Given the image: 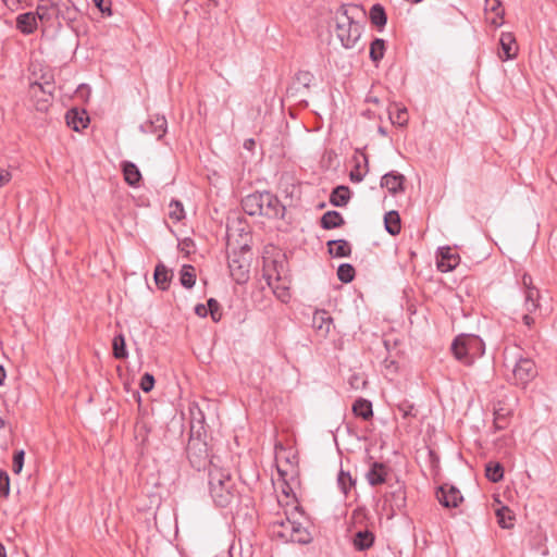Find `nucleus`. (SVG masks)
<instances>
[{
    "instance_id": "obj_1",
    "label": "nucleus",
    "mask_w": 557,
    "mask_h": 557,
    "mask_svg": "<svg viewBox=\"0 0 557 557\" xmlns=\"http://www.w3.org/2000/svg\"><path fill=\"white\" fill-rule=\"evenodd\" d=\"M358 15L366 16L359 4H342L336 12V36L345 49H352L361 37L362 25L356 21Z\"/></svg>"
},
{
    "instance_id": "obj_2",
    "label": "nucleus",
    "mask_w": 557,
    "mask_h": 557,
    "mask_svg": "<svg viewBox=\"0 0 557 557\" xmlns=\"http://www.w3.org/2000/svg\"><path fill=\"white\" fill-rule=\"evenodd\" d=\"M209 494L216 507L226 508L237 498L238 491L230 471L211 465L208 472Z\"/></svg>"
},
{
    "instance_id": "obj_3",
    "label": "nucleus",
    "mask_w": 557,
    "mask_h": 557,
    "mask_svg": "<svg viewBox=\"0 0 557 557\" xmlns=\"http://www.w3.org/2000/svg\"><path fill=\"white\" fill-rule=\"evenodd\" d=\"M242 208L248 215L268 219H283L286 208L278 197L271 191H256L242 199Z\"/></svg>"
},
{
    "instance_id": "obj_4",
    "label": "nucleus",
    "mask_w": 557,
    "mask_h": 557,
    "mask_svg": "<svg viewBox=\"0 0 557 557\" xmlns=\"http://www.w3.org/2000/svg\"><path fill=\"white\" fill-rule=\"evenodd\" d=\"M352 528L356 531L351 535V545L356 552H367L373 547L375 543V534L368 528V510L366 507H357L351 512Z\"/></svg>"
},
{
    "instance_id": "obj_5",
    "label": "nucleus",
    "mask_w": 557,
    "mask_h": 557,
    "mask_svg": "<svg viewBox=\"0 0 557 557\" xmlns=\"http://www.w3.org/2000/svg\"><path fill=\"white\" fill-rule=\"evenodd\" d=\"M273 536L284 543L308 544L312 541L311 534L301 523L288 517L272 523Z\"/></svg>"
},
{
    "instance_id": "obj_6",
    "label": "nucleus",
    "mask_w": 557,
    "mask_h": 557,
    "mask_svg": "<svg viewBox=\"0 0 557 557\" xmlns=\"http://www.w3.org/2000/svg\"><path fill=\"white\" fill-rule=\"evenodd\" d=\"M275 451L276 469L280 479L286 482V476H290V480H294L296 476H298V453L293 448H285L282 444L275 445Z\"/></svg>"
},
{
    "instance_id": "obj_7",
    "label": "nucleus",
    "mask_w": 557,
    "mask_h": 557,
    "mask_svg": "<svg viewBox=\"0 0 557 557\" xmlns=\"http://www.w3.org/2000/svg\"><path fill=\"white\" fill-rule=\"evenodd\" d=\"M187 458L189 460L190 466L197 471L205 470L211 468V465H214L211 459H209L208 445L201 440V436H190L186 447Z\"/></svg>"
},
{
    "instance_id": "obj_8",
    "label": "nucleus",
    "mask_w": 557,
    "mask_h": 557,
    "mask_svg": "<svg viewBox=\"0 0 557 557\" xmlns=\"http://www.w3.org/2000/svg\"><path fill=\"white\" fill-rule=\"evenodd\" d=\"M248 251L246 247L240 250H233L228 255V269L232 278L239 285L245 284L249 280L250 262L245 257Z\"/></svg>"
},
{
    "instance_id": "obj_9",
    "label": "nucleus",
    "mask_w": 557,
    "mask_h": 557,
    "mask_svg": "<svg viewBox=\"0 0 557 557\" xmlns=\"http://www.w3.org/2000/svg\"><path fill=\"white\" fill-rule=\"evenodd\" d=\"M29 85H33L34 90L41 91L45 97L48 99L51 96V91L55 90V81L54 73L49 67H44L39 65L37 70L35 65H33V70L29 75ZM37 91H34L35 95Z\"/></svg>"
},
{
    "instance_id": "obj_10",
    "label": "nucleus",
    "mask_w": 557,
    "mask_h": 557,
    "mask_svg": "<svg viewBox=\"0 0 557 557\" xmlns=\"http://www.w3.org/2000/svg\"><path fill=\"white\" fill-rule=\"evenodd\" d=\"M537 376L535 362L528 357H520L512 369V384L520 388H527Z\"/></svg>"
},
{
    "instance_id": "obj_11",
    "label": "nucleus",
    "mask_w": 557,
    "mask_h": 557,
    "mask_svg": "<svg viewBox=\"0 0 557 557\" xmlns=\"http://www.w3.org/2000/svg\"><path fill=\"white\" fill-rule=\"evenodd\" d=\"M522 286H523V293H524V301L523 307L527 312L533 313L537 309H540V290L539 288L533 284V278L530 274L524 273L522 275Z\"/></svg>"
},
{
    "instance_id": "obj_12",
    "label": "nucleus",
    "mask_w": 557,
    "mask_h": 557,
    "mask_svg": "<svg viewBox=\"0 0 557 557\" xmlns=\"http://www.w3.org/2000/svg\"><path fill=\"white\" fill-rule=\"evenodd\" d=\"M59 2L60 0H39L35 12L44 27L54 26Z\"/></svg>"
},
{
    "instance_id": "obj_13",
    "label": "nucleus",
    "mask_w": 557,
    "mask_h": 557,
    "mask_svg": "<svg viewBox=\"0 0 557 557\" xmlns=\"http://www.w3.org/2000/svg\"><path fill=\"white\" fill-rule=\"evenodd\" d=\"M385 502L389 504L393 513L401 511L407 505L405 485L399 481H396L395 484H389V491L385 494Z\"/></svg>"
},
{
    "instance_id": "obj_14",
    "label": "nucleus",
    "mask_w": 557,
    "mask_h": 557,
    "mask_svg": "<svg viewBox=\"0 0 557 557\" xmlns=\"http://www.w3.org/2000/svg\"><path fill=\"white\" fill-rule=\"evenodd\" d=\"M436 498L446 508H456L463 500L460 491L453 486L443 484L436 491Z\"/></svg>"
},
{
    "instance_id": "obj_15",
    "label": "nucleus",
    "mask_w": 557,
    "mask_h": 557,
    "mask_svg": "<svg viewBox=\"0 0 557 557\" xmlns=\"http://www.w3.org/2000/svg\"><path fill=\"white\" fill-rule=\"evenodd\" d=\"M355 162L354 169L349 173V178L352 183H360L364 178L369 171V158L368 154L361 148L355 150L352 157Z\"/></svg>"
},
{
    "instance_id": "obj_16",
    "label": "nucleus",
    "mask_w": 557,
    "mask_h": 557,
    "mask_svg": "<svg viewBox=\"0 0 557 557\" xmlns=\"http://www.w3.org/2000/svg\"><path fill=\"white\" fill-rule=\"evenodd\" d=\"M460 263V257L450 247H442L437 251L436 265L441 272H450Z\"/></svg>"
},
{
    "instance_id": "obj_17",
    "label": "nucleus",
    "mask_w": 557,
    "mask_h": 557,
    "mask_svg": "<svg viewBox=\"0 0 557 557\" xmlns=\"http://www.w3.org/2000/svg\"><path fill=\"white\" fill-rule=\"evenodd\" d=\"M500 51L498 57L502 61L512 60L518 54V45L512 33L504 32L499 38Z\"/></svg>"
},
{
    "instance_id": "obj_18",
    "label": "nucleus",
    "mask_w": 557,
    "mask_h": 557,
    "mask_svg": "<svg viewBox=\"0 0 557 557\" xmlns=\"http://www.w3.org/2000/svg\"><path fill=\"white\" fill-rule=\"evenodd\" d=\"M168 128V122L165 116L154 114L149 117L148 121L140 125V131L145 134H152L157 136V139H161Z\"/></svg>"
},
{
    "instance_id": "obj_19",
    "label": "nucleus",
    "mask_w": 557,
    "mask_h": 557,
    "mask_svg": "<svg viewBox=\"0 0 557 557\" xmlns=\"http://www.w3.org/2000/svg\"><path fill=\"white\" fill-rule=\"evenodd\" d=\"M78 17V10L75 8L74 3L71 1L63 2L60 0L58 10H57V17H55V24L58 27L62 26V22H64L66 25L71 26L72 23H74Z\"/></svg>"
},
{
    "instance_id": "obj_20",
    "label": "nucleus",
    "mask_w": 557,
    "mask_h": 557,
    "mask_svg": "<svg viewBox=\"0 0 557 557\" xmlns=\"http://www.w3.org/2000/svg\"><path fill=\"white\" fill-rule=\"evenodd\" d=\"M467 334H459L456 336L451 343L450 350L454 357L461 362L462 364L470 367L471 366V357L470 352H468V342Z\"/></svg>"
},
{
    "instance_id": "obj_21",
    "label": "nucleus",
    "mask_w": 557,
    "mask_h": 557,
    "mask_svg": "<svg viewBox=\"0 0 557 557\" xmlns=\"http://www.w3.org/2000/svg\"><path fill=\"white\" fill-rule=\"evenodd\" d=\"M334 326L333 318L326 310H317L312 317V327L321 337H326Z\"/></svg>"
},
{
    "instance_id": "obj_22",
    "label": "nucleus",
    "mask_w": 557,
    "mask_h": 557,
    "mask_svg": "<svg viewBox=\"0 0 557 557\" xmlns=\"http://www.w3.org/2000/svg\"><path fill=\"white\" fill-rule=\"evenodd\" d=\"M38 16L36 12H25L15 18V27L23 35H32L38 28Z\"/></svg>"
},
{
    "instance_id": "obj_23",
    "label": "nucleus",
    "mask_w": 557,
    "mask_h": 557,
    "mask_svg": "<svg viewBox=\"0 0 557 557\" xmlns=\"http://www.w3.org/2000/svg\"><path fill=\"white\" fill-rule=\"evenodd\" d=\"M405 181L406 177L403 174L391 171L382 176L381 186L386 188L392 195H396L405 190Z\"/></svg>"
},
{
    "instance_id": "obj_24",
    "label": "nucleus",
    "mask_w": 557,
    "mask_h": 557,
    "mask_svg": "<svg viewBox=\"0 0 557 557\" xmlns=\"http://www.w3.org/2000/svg\"><path fill=\"white\" fill-rule=\"evenodd\" d=\"M484 11L486 21L498 27L503 24L505 10L502 5L500 0H485Z\"/></svg>"
},
{
    "instance_id": "obj_25",
    "label": "nucleus",
    "mask_w": 557,
    "mask_h": 557,
    "mask_svg": "<svg viewBox=\"0 0 557 557\" xmlns=\"http://www.w3.org/2000/svg\"><path fill=\"white\" fill-rule=\"evenodd\" d=\"M66 124L75 132L86 128L89 124V116L85 110L77 108L70 109L65 114Z\"/></svg>"
},
{
    "instance_id": "obj_26",
    "label": "nucleus",
    "mask_w": 557,
    "mask_h": 557,
    "mask_svg": "<svg viewBox=\"0 0 557 557\" xmlns=\"http://www.w3.org/2000/svg\"><path fill=\"white\" fill-rule=\"evenodd\" d=\"M326 246L333 258H347L351 255V246L346 239H332L326 243Z\"/></svg>"
},
{
    "instance_id": "obj_27",
    "label": "nucleus",
    "mask_w": 557,
    "mask_h": 557,
    "mask_svg": "<svg viewBox=\"0 0 557 557\" xmlns=\"http://www.w3.org/2000/svg\"><path fill=\"white\" fill-rule=\"evenodd\" d=\"M173 277V272L169 270L162 262H159L154 268L153 278L157 287L161 290H166Z\"/></svg>"
},
{
    "instance_id": "obj_28",
    "label": "nucleus",
    "mask_w": 557,
    "mask_h": 557,
    "mask_svg": "<svg viewBox=\"0 0 557 557\" xmlns=\"http://www.w3.org/2000/svg\"><path fill=\"white\" fill-rule=\"evenodd\" d=\"M344 224V216L342 215V213L335 210L326 211L320 219V226L323 230L338 228L342 227Z\"/></svg>"
},
{
    "instance_id": "obj_29",
    "label": "nucleus",
    "mask_w": 557,
    "mask_h": 557,
    "mask_svg": "<svg viewBox=\"0 0 557 557\" xmlns=\"http://www.w3.org/2000/svg\"><path fill=\"white\" fill-rule=\"evenodd\" d=\"M387 469L384 463L373 462L370 470L367 473L369 484L372 486L380 485L386 482Z\"/></svg>"
},
{
    "instance_id": "obj_30",
    "label": "nucleus",
    "mask_w": 557,
    "mask_h": 557,
    "mask_svg": "<svg viewBox=\"0 0 557 557\" xmlns=\"http://www.w3.org/2000/svg\"><path fill=\"white\" fill-rule=\"evenodd\" d=\"M351 197V193L348 186L338 185L330 195V203L334 207H345Z\"/></svg>"
},
{
    "instance_id": "obj_31",
    "label": "nucleus",
    "mask_w": 557,
    "mask_h": 557,
    "mask_svg": "<svg viewBox=\"0 0 557 557\" xmlns=\"http://www.w3.org/2000/svg\"><path fill=\"white\" fill-rule=\"evenodd\" d=\"M263 277L267 282V285L269 287L272 288L273 293L275 294V296L282 301V302H287L290 295H289V292H288V286L285 285V281L283 282V284H276L274 285L273 282H272V274L269 273L268 271V268L267 265L263 268Z\"/></svg>"
},
{
    "instance_id": "obj_32",
    "label": "nucleus",
    "mask_w": 557,
    "mask_h": 557,
    "mask_svg": "<svg viewBox=\"0 0 557 557\" xmlns=\"http://www.w3.org/2000/svg\"><path fill=\"white\" fill-rule=\"evenodd\" d=\"M121 169L124 175L125 182L131 186H137L141 181V173L137 165L131 161H123Z\"/></svg>"
},
{
    "instance_id": "obj_33",
    "label": "nucleus",
    "mask_w": 557,
    "mask_h": 557,
    "mask_svg": "<svg viewBox=\"0 0 557 557\" xmlns=\"http://www.w3.org/2000/svg\"><path fill=\"white\" fill-rule=\"evenodd\" d=\"M466 339L468 342V352H470L472 366L476 358H480L484 355L485 344L480 336L474 334H467Z\"/></svg>"
},
{
    "instance_id": "obj_34",
    "label": "nucleus",
    "mask_w": 557,
    "mask_h": 557,
    "mask_svg": "<svg viewBox=\"0 0 557 557\" xmlns=\"http://www.w3.org/2000/svg\"><path fill=\"white\" fill-rule=\"evenodd\" d=\"M34 91L35 90L33 88V85H29L28 94L32 98L35 109L39 112H47L54 98V91H51L49 100L47 97L44 96L41 91L36 90L37 95H35Z\"/></svg>"
},
{
    "instance_id": "obj_35",
    "label": "nucleus",
    "mask_w": 557,
    "mask_h": 557,
    "mask_svg": "<svg viewBox=\"0 0 557 557\" xmlns=\"http://www.w3.org/2000/svg\"><path fill=\"white\" fill-rule=\"evenodd\" d=\"M352 412L356 417L368 421L373 417L372 403L366 398H358L352 405Z\"/></svg>"
},
{
    "instance_id": "obj_36",
    "label": "nucleus",
    "mask_w": 557,
    "mask_h": 557,
    "mask_svg": "<svg viewBox=\"0 0 557 557\" xmlns=\"http://www.w3.org/2000/svg\"><path fill=\"white\" fill-rule=\"evenodd\" d=\"M190 436L200 437L205 433V416L198 407L190 408Z\"/></svg>"
},
{
    "instance_id": "obj_37",
    "label": "nucleus",
    "mask_w": 557,
    "mask_h": 557,
    "mask_svg": "<svg viewBox=\"0 0 557 557\" xmlns=\"http://www.w3.org/2000/svg\"><path fill=\"white\" fill-rule=\"evenodd\" d=\"M384 226L392 236L398 235L401 231V220L396 210H392L384 215Z\"/></svg>"
},
{
    "instance_id": "obj_38",
    "label": "nucleus",
    "mask_w": 557,
    "mask_h": 557,
    "mask_svg": "<svg viewBox=\"0 0 557 557\" xmlns=\"http://www.w3.org/2000/svg\"><path fill=\"white\" fill-rule=\"evenodd\" d=\"M369 18L373 26L377 27L380 30L383 29L387 23V15L384 7L380 3L373 4L369 12Z\"/></svg>"
},
{
    "instance_id": "obj_39",
    "label": "nucleus",
    "mask_w": 557,
    "mask_h": 557,
    "mask_svg": "<svg viewBox=\"0 0 557 557\" xmlns=\"http://www.w3.org/2000/svg\"><path fill=\"white\" fill-rule=\"evenodd\" d=\"M531 314L529 312L524 313L522 315V323L528 329L524 332V336L530 344H535L540 339V331L535 327V319Z\"/></svg>"
},
{
    "instance_id": "obj_40",
    "label": "nucleus",
    "mask_w": 557,
    "mask_h": 557,
    "mask_svg": "<svg viewBox=\"0 0 557 557\" xmlns=\"http://www.w3.org/2000/svg\"><path fill=\"white\" fill-rule=\"evenodd\" d=\"M388 116L394 125L398 126H406L408 123V111L405 107H399L398 104L394 103L388 109Z\"/></svg>"
},
{
    "instance_id": "obj_41",
    "label": "nucleus",
    "mask_w": 557,
    "mask_h": 557,
    "mask_svg": "<svg viewBox=\"0 0 557 557\" xmlns=\"http://www.w3.org/2000/svg\"><path fill=\"white\" fill-rule=\"evenodd\" d=\"M504 467L498 461H490L485 465V476L493 483H498L504 479Z\"/></svg>"
},
{
    "instance_id": "obj_42",
    "label": "nucleus",
    "mask_w": 557,
    "mask_h": 557,
    "mask_svg": "<svg viewBox=\"0 0 557 557\" xmlns=\"http://www.w3.org/2000/svg\"><path fill=\"white\" fill-rule=\"evenodd\" d=\"M112 354L115 359L123 360L128 356L125 337L122 333L116 334L112 341Z\"/></svg>"
},
{
    "instance_id": "obj_43",
    "label": "nucleus",
    "mask_w": 557,
    "mask_h": 557,
    "mask_svg": "<svg viewBox=\"0 0 557 557\" xmlns=\"http://www.w3.org/2000/svg\"><path fill=\"white\" fill-rule=\"evenodd\" d=\"M285 263V260H271L270 262L264 261L263 268L267 265L269 273L272 274V277L275 275V281L281 283L286 280V275L284 273Z\"/></svg>"
},
{
    "instance_id": "obj_44",
    "label": "nucleus",
    "mask_w": 557,
    "mask_h": 557,
    "mask_svg": "<svg viewBox=\"0 0 557 557\" xmlns=\"http://www.w3.org/2000/svg\"><path fill=\"white\" fill-rule=\"evenodd\" d=\"M385 40L382 38H375L370 45V59L371 61L377 65L379 62L383 59L385 53Z\"/></svg>"
},
{
    "instance_id": "obj_45",
    "label": "nucleus",
    "mask_w": 557,
    "mask_h": 557,
    "mask_svg": "<svg viewBox=\"0 0 557 557\" xmlns=\"http://www.w3.org/2000/svg\"><path fill=\"white\" fill-rule=\"evenodd\" d=\"M180 282L185 288H191L196 283L195 268L189 264H184L180 272Z\"/></svg>"
},
{
    "instance_id": "obj_46",
    "label": "nucleus",
    "mask_w": 557,
    "mask_h": 557,
    "mask_svg": "<svg viewBox=\"0 0 557 557\" xmlns=\"http://www.w3.org/2000/svg\"><path fill=\"white\" fill-rule=\"evenodd\" d=\"M497 522L503 529H510L513 527L512 520L515 519L512 511L507 507L503 506L496 510Z\"/></svg>"
},
{
    "instance_id": "obj_47",
    "label": "nucleus",
    "mask_w": 557,
    "mask_h": 557,
    "mask_svg": "<svg viewBox=\"0 0 557 557\" xmlns=\"http://www.w3.org/2000/svg\"><path fill=\"white\" fill-rule=\"evenodd\" d=\"M355 484H356V481L351 478L350 473L341 469L337 474V485H338V488L342 491V493L345 496H347L350 488L352 486H355Z\"/></svg>"
},
{
    "instance_id": "obj_48",
    "label": "nucleus",
    "mask_w": 557,
    "mask_h": 557,
    "mask_svg": "<svg viewBox=\"0 0 557 557\" xmlns=\"http://www.w3.org/2000/svg\"><path fill=\"white\" fill-rule=\"evenodd\" d=\"M356 275L355 268L350 263H342L337 269V277L341 282L348 284L354 281Z\"/></svg>"
},
{
    "instance_id": "obj_49",
    "label": "nucleus",
    "mask_w": 557,
    "mask_h": 557,
    "mask_svg": "<svg viewBox=\"0 0 557 557\" xmlns=\"http://www.w3.org/2000/svg\"><path fill=\"white\" fill-rule=\"evenodd\" d=\"M169 216L171 220L180 222L185 218L183 203L180 200L172 199L170 205Z\"/></svg>"
},
{
    "instance_id": "obj_50",
    "label": "nucleus",
    "mask_w": 557,
    "mask_h": 557,
    "mask_svg": "<svg viewBox=\"0 0 557 557\" xmlns=\"http://www.w3.org/2000/svg\"><path fill=\"white\" fill-rule=\"evenodd\" d=\"M207 309H208V314H210L213 322H219L222 319L221 306L215 298L208 299Z\"/></svg>"
},
{
    "instance_id": "obj_51",
    "label": "nucleus",
    "mask_w": 557,
    "mask_h": 557,
    "mask_svg": "<svg viewBox=\"0 0 557 557\" xmlns=\"http://www.w3.org/2000/svg\"><path fill=\"white\" fill-rule=\"evenodd\" d=\"M508 425L507 413L503 412V409L494 411L493 426L495 432L506 429Z\"/></svg>"
},
{
    "instance_id": "obj_52",
    "label": "nucleus",
    "mask_w": 557,
    "mask_h": 557,
    "mask_svg": "<svg viewBox=\"0 0 557 557\" xmlns=\"http://www.w3.org/2000/svg\"><path fill=\"white\" fill-rule=\"evenodd\" d=\"M10 495V476L5 470H0V498H8Z\"/></svg>"
},
{
    "instance_id": "obj_53",
    "label": "nucleus",
    "mask_w": 557,
    "mask_h": 557,
    "mask_svg": "<svg viewBox=\"0 0 557 557\" xmlns=\"http://www.w3.org/2000/svg\"><path fill=\"white\" fill-rule=\"evenodd\" d=\"M25 459V451L23 449L14 451L12 470L15 474H20Z\"/></svg>"
},
{
    "instance_id": "obj_54",
    "label": "nucleus",
    "mask_w": 557,
    "mask_h": 557,
    "mask_svg": "<svg viewBox=\"0 0 557 557\" xmlns=\"http://www.w3.org/2000/svg\"><path fill=\"white\" fill-rule=\"evenodd\" d=\"M397 409L404 419H407L409 417H416V412H413L414 405L409 403L408 400H404L403 403L398 404Z\"/></svg>"
},
{
    "instance_id": "obj_55",
    "label": "nucleus",
    "mask_w": 557,
    "mask_h": 557,
    "mask_svg": "<svg viewBox=\"0 0 557 557\" xmlns=\"http://www.w3.org/2000/svg\"><path fill=\"white\" fill-rule=\"evenodd\" d=\"M154 376L151 373L146 372L140 379L139 386L143 392L149 393L154 387Z\"/></svg>"
},
{
    "instance_id": "obj_56",
    "label": "nucleus",
    "mask_w": 557,
    "mask_h": 557,
    "mask_svg": "<svg viewBox=\"0 0 557 557\" xmlns=\"http://www.w3.org/2000/svg\"><path fill=\"white\" fill-rule=\"evenodd\" d=\"M314 79V76L311 72L309 71H299L297 74H296V81L302 85L304 87L306 88H309L311 83L313 82Z\"/></svg>"
},
{
    "instance_id": "obj_57",
    "label": "nucleus",
    "mask_w": 557,
    "mask_h": 557,
    "mask_svg": "<svg viewBox=\"0 0 557 557\" xmlns=\"http://www.w3.org/2000/svg\"><path fill=\"white\" fill-rule=\"evenodd\" d=\"M102 14L112 15L111 0H92Z\"/></svg>"
},
{
    "instance_id": "obj_58",
    "label": "nucleus",
    "mask_w": 557,
    "mask_h": 557,
    "mask_svg": "<svg viewBox=\"0 0 557 557\" xmlns=\"http://www.w3.org/2000/svg\"><path fill=\"white\" fill-rule=\"evenodd\" d=\"M195 313L199 317V318H206L208 315V309H207V306L203 305V304H197L195 306Z\"/></svg>"
},
{
    "instance_id": "obj_59",
    "label": "nucleus",
    "mask_w": 557,
    "mask_h": 557,
    "mask_svg": "<svg viewBox=\"0 0 557 557\" xmlns=\"http://www.w3.org/2000/svg\"><path fill=\"white\" fill-rule=\"evenodd\" d=\"M3 2L10 10H15L21 4L22 0H3Z\"/></svg>"
},
{
    "instance_id": "obj_60",
    "label": "nucleus",
    "mask_w": 557,
    "mask_h": 557,
    "mask_svg": "<svg viewBox=\"0 0 557 557\" xmlns=\"http://www.w3.org/2000/svg\"><path fill=\"white\" fill-rule=\"evenodd\" d=\"M290 479V476H286V482L283 481V487H282V492L286 495V496H289V493L293 492V488L292 486L289 485V482L288 480Z\"/></svg>"
},
{
    "instance_id": "obj_61",
    "label": "nucleus",
    "mask_w": 557,
    "mask_h": 557,
    "mask_svg": "<svg viewBox=\"0 0 557 557\" xmlns=\"http://www.w3.org/2000/svg\"><path fill=\"white\" fill-rule=\"evenodd\" d=\"M255 146H256V141L253 138H248L244 143V148L247 150H252Z\"/></svg>"
},
{
    "instance_id": "obj_62",
    "label": "nucleus",
    "mask_w": 557,
    "mask_h": 557,
    "mask_svg": "<svg viewBox=\"0 0 557 557\" xmlns=\"http://www.w3.org/2000/svg\"><path fill=\"white\" fill-rule=\"evenodd\" d=\"M10 178H11V175L9 172L1 173L0 174V186L8 183L10 181Z\"/></svg>"
},
{
    "instance_id": "obj_63",
    "label": "nucleus",
    "mask_w": 557,
    "mask_h": 557,
    "mask_svg": "<svg viewBox=\"0 0 557 557\" xmlns=\"http://www.w3.org/2000/svg\"><path fill=\"white\" fill-rule=\"evenodd\" d=\"M7 373L2 366H0V386L3 385Z\"/></svg>"
},
{
    "instance_id": "obj_64",
    "label": "nucleus",
    "mask_w": 557,
    "mask_h": 557,
    "mask_svg": "<svg viewBox=\"0 0 557 557\" xmlns=\"http://www.w3.org/2000/svg\"><path fill=\"white\" fill-rule=\"evenodd\" d=\"M0 557H7V549L1 542H0Z\"/></svg>"
}]
</instances>
